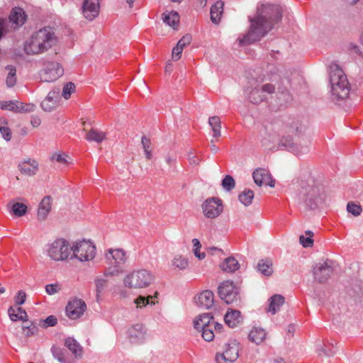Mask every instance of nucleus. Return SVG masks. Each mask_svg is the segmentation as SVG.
Listing matches in <instances>:
<instances>
[{"mask_svg":"<svg viewBox=\"0 0 363 363\" xmlns=\"http://www.w3.org/2000/svg\"><path fill=\"white\" fill-rule=\"evenodd\" d=\"M281 17V10L278 5L261 4L257 6L255 16L250 18L249 31L238 38L239 45H245L261 40Z\"/></svg>","mask_w":363,"mask_h":363,"instance_id":"f257e3e1","label":"nucleus"},{"mask_svg":"<svg viewBox=\"0 0 363 363\" xmlns=\"http://www.w3.org/2000/svg\"><path fill=\"white\" fill-rule=\"evenodd\" d=\"M57 43V38L54 32L50 28H44L35 33L24 43V50L28 55L42 54Z\"/></svg>","mask_w":363,"mask_h":363,"instance_id":"f03ea898","label":"nucleus"},{"mask_svg":"<svg viewBox=\"0 0 363 363\" xmlns=\"http://www.w3.org/2000/svg\"><path fill=\"white\" fill-rule=\"evenodd\" d=\"M298 199L310 208H315L325 203L327 195L323 186L313 179L301 182Z\"/></svg>","mask_w":363,"mask_h":363,"instance_id":"7ed1b4c3","label":"nucleus"},{"mask_svg":"<svg viewBox=\"0 0 363 363\" xmlns=\"http://www.w3.org/2000/svg\"><path fill=\"white\" fill-rule=\"evenodd\" d=\"M330 84L334 97L337 99L347 98L350 86L344 72L337 65H332L330 67Z\"/></svg>","mask_w":363,"mask_h":363,"instance_id":"20e7f679","label":"nucleus"},{"mask_svg":"<svg viewBox=\"0 0 363 363\" xmlns=\"http://www.w3.org/2000/svg\"><path fill=\"white\" fill-rule=\"evenodd\" d=\"M105 259L108 267L105 270L104 276H118L123 272V265L128 259L126 252L121 248H110L105 252Z\"/></svg>","mask_w":363,"mask_h":363,"instance_id":"39448f33","label":"nucleus"},{"mask_svg":"<svg viewBox=\"0 0 363 363\" xmlns=\"http://www.w3.org/2000/svg\"><path fill=\"white\" fill-rule=\"evenodd\" d=\"M154 281L152 274L146 269H137L126 274L123 284L129 289H144L148 287Z\"/></svg>","mask_w":363,"mask_h":363,"instance_id":"423d86ee","label":"nucleus"},{"mask_svg":"<svg viewBox=\"0 0 363 363\" xmlns=\"http://www.w3.org/2000/svg\"><path fill=\"white\" fill-rule=\"evenodd\" d=\"M48 256L52 260L60 262L71 259L72 246L65 239H57L47 246Z\"/></svg>","mask_w":363,"mask_h":363,"instance_id":"0eeeda50","label":"nucleus"},{"mask_svg":"<svg viewBox=\"0 0 363 363\" xmlns=\"http://www.w3.org/2000/svg\"><path fill=\"white\" fill-rule=\"evenodd\" d=\"M96 256V247L90 241L76 242L72 246L71 259H77L79 262H89Z\"/></svg>","mask_w":363,"mask_h":363,"instance_id":"6e6552de","label":"nucleus"},{"mask_svg":"<svg viewBox=\"0 0 363 363\" xmlns=\"http://www.w3.org/2000/svg\"><path fill=\"white\" fill-rule=\"evenodd\" d=\"M213 317L209 313L199 315L194 320V327L199 331L202 332V337L204 340L210 342L213 340L215 333L213 330Z\"/></svg>","mask_w":363,"mask_h":363,"instance_id":"1a4fd4ad","label":"nucleus"},{"mask_svg":"<svg viewBox=\"0 0 363 363\" xmlns=\"http://www.w3.org/2000/svg\"><path fill=\"white\" fill-rule=\"evenodd\" d=\"M275 88L271 84H265L255 88H247L245 91V96L252 104H259L265 100L268 95L274 92Z\"/></svg>","mask_w":363,"mask_h":363,"instance_id":"9d476101","label":"nucleus"},{"mask_svg":"<svg viewBox=\"0 0 363 363\" xmlns=\"http://www.w3.org/2000/svg\"><path fill=\"white\" fill-rule=\"evenodd\" d=\"M126 338L133 345H141L145 342L147 336V330L144 324L137 323L130 325L126 330Z\"/></svg>","mask_w":363,"mask_h":363,"instance_id":"9b49d317","label":"nucleus"},{"mask_svg":"<svg viewBox=\"0 0 363 363\" xmlns=\"http://www.w3.org/2000/svg\"><path fill=\"white\" fill-rule=\"evenodd\" d=\"M218 292L220 298L227 304L233 303L239 299V289L231 281L222 282L218 288Z\"/></svg>","mask_w":363,"mask_h":363,"instance_id":"f8f14e48","label":"nucleus"},{"mask_svg":"<svg viewBox=\"0 0 363 363\" xmlns=\"http://www.w3.org/2000/svg\"><path fill=\"white\" fill-rule=\"evenodd\" d=\"M201 208L204 216L209 219L216 218L223 211L222 201L216 197L207 199Z\"/></svg>","mask_w":363,"mask_h":363,"instance_id":"ddd939ff","label":"nucleus"},{"mask_svg":"<svg viewBox=\"0 0 363 363\" xmlns=\"http://www.w3.org/2000/svg\"><path fill=\"white\" fill-rule=\"evenodd\" d=\"M64 74L62 66L56 62H48L43 70L41 72L40 78L42 81L52 82L56 81Z\"/></svg>","mask_w":363,"mask_h":363,"instance_id":"4468645a","label":"nucleus"},{"mask_svg":"<svg viewBox=\"0 0 363 363\" xmlns=\"http://www.w3.org/2000/svg\"><path fill=\"white\" fill-rule=\"evenodd\" d=\"M333 273L331 263L329 261L320 262L317 264L313 271V277L315 281L323 283L330 277Z\"/></svg>","mask_w":363,"mask_h":363,"instance_id":"2eb2a0df","label":"nucleus"},{"mask_svg":"<svg viewBox=\"0 0 363 363\" xmlns=\"http://www.w3.org/2000/svg\"><path fill=\"white\" fill-rule=\"evenodd\" d=\"M86 305L84 301L79 298L70 301L66 306L67 315L72 320L79 318L85 311Z\"/></svg>","mask_w":363,"mask_h":363,"instance_id":"dca6fc26","label":"nucleus"},{"mask_svg":"<svg viewBox=\"0 0 363 363\" xmlns=\"http://www.w3.org/2000/svg\"><path fill=\"white\" fill-rule=\"evenodd\" d=\"M252 177L255 183L259 186L262 185H267L271 187L274 186V181L272 179L269 172L265 169H257L254 171Z\"/></svg>","mask_w":363,"mask_h":363,"instance_id":"f3484780","label":"nucleus"},{"mask_svg":"<svg viewBox=\"0 0 363 363\" xmlns=\"http://www.w3.org/2000/svg\"><path fill=\"white\" fill-rule=\"evenodd\" d=\"M60 88H56L48 93L41 103V107L45 111L50 112L56 108L60 99Z\"/></svg>","mask_w":363,"mask_h":363,"instance_id":"a211bd4d","label":"nucleus"},{"mask_svg":"<svg viewBox=\"0 0 363 363\" xmlns=\"http://www.w3.org/2000/svg\"><path fill=\"white\" fill-rule=\"evenodd\" d=\"M99 0H84L82 6V12L88 20H93L99 13Z\"/></svg>","mask_w":363,"mask_h":363,"instance_id":"6ab92c4d","label":"nucleus"},{"mask_svg":"<svg viewBox=\"0 0 363 363\" xmlns=\"http://www.w3.org/2000/svg\"><path fill=\"white\" fill-rule=\"evenodd\" d=\"M281 144L288 148L294 154L301 155L307 153L309 151V141H307L305 145L294 144L291 138H284L280 140Z\"/></svg>","mask_w":363,"mask_h":363,"instance_id":"aec40b11","label":"nucleus"},{"mask_svg":"<svg viewBox=\"0 0 363 363\" xmlns=\"http://www.w3.org/2000/svg\"><path fill=\"white\" fill-rule=\"evenodd\" d=\"M197 306L202 308L209 309L214 303V295L210 290H205L194 298Z\"/></svg>","mask_w":363,"mask_h":363,"instance_id":"412c9836","label":"nucleus"},{"mask_svg":"<svg viewBox=\"0 0 363 363\" xmlns=\"http://www.w3.org/2000/svg\"><path fill=\"white\" fill-rule=\"evenodd\" d=\"M224 320L228 327L233 328L240 325L242 323L243 318L239 311L228 308L224 316Z\"/></svg>","mask_w":363,"mask_h":363,"instance_id":"4be33fe9","label":"nucleus"},{"mask_svg":"<svg viewBox=\"0 0 363 363\" xmlns=\"http://www.w3.org/2000/svg\"><path fill=\"white\" fill-rule=\"evenodd\" d=\"M19 169L21 173L27 176L35 175L38 170V163L35 160H26L21 162L19 165Z\"/></svg>","mask_w":363,"mask_h":363,"instance_id":"5701e85b","label":"nucleus"},{"mask_svg":"<svg viewBox=\"0 0 363 363\" xmlns=\"http://www.w3.org/2000/svg\"><path fill=\"white\" fill-rule=\"evenodd\" d=\"M9 20L13 24L19 27L23 26L26 22V15L22 9L16 7L11 11Z\"/></svg>","mask_w":363,"mask_h":363,"instance_id":"b1692460","label":"nucleus"},{"mask_svg":"<svg viewBox=\"0 0 363 363\" xmlns=\"http://www.w3.org/2000/svg\"><path fill=\"white\" fill-rule=\"evenodd\" d=\"M65 345L72 352L76 358H81L82 357L83 348L74 338L71 337L66 338Z\"/></svg>","mask_w":363,"mask_h":363,"instance_id":"393cba45","label":"nucleus"},{"mask_svg":"<svg viewBox=\"0 0 363 363\" xmlns=\"http://www.w3.org/2000/svg\"><path fill=\"white\" fill-rule=\"evenodd\" d=\"M8 315L13 322L18 320L26 321L28 320L27 313L21 307H9L8 309Z\"/></svg>","mask_w":363,"mask_h":363,"instance_id":"a878e982","label":"nucleus"},{"mask_svg":"<svg viewBox=\"0 0 363 363\" xmlns=\"http://www.w3.org/2000/svg\"><path fill=\"white\" fill-rule=\"evenodd\" d=\"M51 210V199L50 196L45 197L39 204L38 218L39 220H45Z\"/></svg>","mask_w":363,"mask_h":363,"instance_id":"bb28decb","label":"nucleus"},{"mask_svg":"<svg viewBox=\"0 0 363 363\" xmlns=\"http://www.w3.org/2000/svg\"><path fill=\"white\" fill-rule=\"evenodd\" d=\"M224 3L222 1H217L211 8V20L217 24L220 22L223 12Z\"/></svg>","mask_w":363,"mask_h":363,"instance_id":"cd10ccee","label":"nucleus"},{"mask_svg":"<svg viewBox=\"0 0 363 363\" xmlns=\"http://www.w3.org/2000/svg\"><path fill=\"white\" fill-rule=\"evenodd\" d=\"M221 269L225 272L233 273L238 270L240 264L235 258L229 257L220 264Z\"/></svg>","mask_w":363,"mask_h":363,"instance_id":"c85d7f7f","label":"nucleus"},{"mask_svg":"<svg viewBox=\"0 0 363 363\" xmlns=\"http://www.w3.org/2000/svg\"><path fill=\"white\" fill-rule=\"evenodd\" d=\"M238 343L234 340L225 345L223 353L227 355L229 359L235 362L238 358Z\"/></svg>","mask_w":363,"mask_h":363,"instance_id":"c756f323","label":"nucleus"},{"mask_svg":"<svg viewBox=\"0 0 363 363\" xmlns=\"http://www.w3.org/2000/svg\"><path fill=\"white\" fill-rule=\"evenodd\" d=\"M284 303V298L281 295L276 294L272 296L269 299V306L268 312L272 314H275Z\"/></svg>","mask_w":363,"mask_h":363,"instance_id":"7c9ffc66","label":"nucleus"},{"mask_svg":"<svg viewBox=\"0 0 363 363\" xmlns=\"http://www.w3.org/2000/svg\"><path fill=\"white\" fill-rule=\"evenodd\" d=\"M266 337V333L264 329L254 327L249 333L250 340L257 345L262 342Z\"/></svg>","mask_w":363,"mask_h":363,"instance_id":"2f4dec72","label":"nucleus"},{"mask_svg":"<svg viewBox=\"0 0 363 363\" xmlns=\"http://www.w3.org/2000/svg\"><path fill=\"white\" fill-rule=\"evenodd\" d=\"M208 124L211 128L213 137L218 138L221 135V122L218 116H211L208 118Z\"/></svg>","mask_w":363,"mask_h":363,"instance_id":"473e14b6","label":"nucleus"},{"mask_svg":"<svg viewBox=\"0 0 363 363\" xmlns=\"http://www.w3.org/2000/svg\"><path fill=\"white\" fill-rule=\"evenodd\" d=\"M162 16L163 21L172 28H174L179 21V16L175 11L165 12Z\"/></svg>","mask_w":363,"mask_h":363,"instance_id":"72a5a7b5","label":"nucleus"},{"mask_svg":"<svg viewBox=\"0 0 363 363\" xmlns=\"http://www.w3.org/2000/svg\"><path fill=\"white\" fill-rule=\"evenodd\" d=\"M52 356L60 363H68L67 362V352L63 349L56 346H53L51 348Z\"/></svg>","mask_w":363,"mask_h":363,"instance_id":"f704fd0d","label":"nucleus"},{"mask_svg":"<svg viewBox=\"0 0 363 363\" xmlns=\"http://www.w3.org/2000/svg\"><path fill=\"white\" fill-rule=\"evenodd\" d=\"M257 269L262 274L270 276L273 273L272 262L269 259H262L258 263Z\"/></svg>","mask_w":363,"mask_h":363,"instance_id":"c9c22d12","label":"nucleus"},{"mask_svg":"<svg viewBox=\"0 0 363 363\" xmlns=\"http://www.w3.org/2000/svg\"><path fill=\"white\" fill-rule=\"evenodd\" d=\"M106 138L105 133L98 130L96 129L90 130L86 135V139L89 141H94L96 143L102 142Z\"/></svg>","mask_w":363,"mask_h":363,"instance_id":"e433bc0d","label":"nucleus"},{"mask_svg":"<svg viewBox=\"0 0 363 363\" xmlns=\"http://www.w3.org/2000/svg\"><path fill=\"white\" fill-rule=\"evenodd\" d=\"M172 266L178 270H184L189 266V261L181 255L175 256L172 260Z\"/></svg>","mask_w":363,"mask_h":363,"instance_id":"4c0bfd02","label":"nucleus"},{"mask_svg":"<svg viewBox=\"0 0 363 363\" xmlns=\"http://www.w3.org/2000/svg\"><path fill=\"white\" fill-rule=\"evenodd\" d=\"M289 133H291L295 134L296 135H303L305 134L307 131L308 126L306 124H303L302 123H300L298 121L293 123L289 128H288Z\"/></svg>","mask_w":363,"mask_h":363,"instance_id":"58836bf2","label":"nucleus"},{"mask_svg":"<svg viewBox=\"0 0 363 363\" xmlns=\"http://www.w3.org/2000/svg\"><path fill=\"white\" fill-rule=\"evenodd\" d=\"M8 71V74L6 79V83L8 87L13 86L16 83V69L13 65H8L6 67Z\"/></svg>","mask_w":363,"mask_h":363,"instance_id":"ea45409f","label":"nucleus"},{"mask_svg":"<svg viewBox=\"0 0 363 363\" xmlns=\"http://www.w3.org/2000/svg\"><path fill=\"white\" fill-rule=\"evenodd\" d=\"M152 296H148L147 297L139 296L136 299L134 300V303L136 306V308L142 309L149 304L155 305V302L152 301Z\"/></svg>","mask_w":363,"mask_h":363,"instance_id":"a19ab883","label":"nucleus"},{"mask_svg":"<svg viewBox=\"0 0 363 363\" xmlns=\"http://www.w3.org/2000/svg\"><path fill=\"white\" fill-rule=\"evenodd\" d=\"M239 201L245 206H250L254 198V192L250 189H245L238 196Z\"/></svg>","mask_w":363,"mask_h":363,"instance_id":"79ce46f5","label":"nucleus"},{"mask_svg":"<svg viewBox=\"0 0 363 363\" xmlns=\"http://www.w3.org/2000/svg\"><path fill=\"white\" fill-rule=\"evenodd\" d=\"M0 108L18 112V110H20L21 107L18 106V101H0Z\"/></svg>","mask_w":363,"mask_h":363,"instance_id":"37998d69","label":"nucleus"},{"mask_svg":"<svg viewBox=\"0 0 363 363\" xmlns=\"http://www.w3.org/2000/svg\"><path fill=\"white\" fill-rule=\"evenodd\" d=\"M0 133L6 141L11 139V130L7 125L6 120L4 118H0Z\"/></svg>","mask_w":363,"mask_h":363,"instance_id":"c03bdc74","label":"nucleus"},{"mask_svg":"<svg viewBox=\"0 0 363 363\" xmlns=\"http://www.w3.org/2000/svg\"><path fill=\"white\" fill-rule=\"evenodd\" d=\"M76 90L75 84L73 82H67L66 83L62 91V96L65 99H69L71 94L74 93Z\"/></svg>","mask_w":363,"mask_h":363,"instance_id":"a18cd8bd","label":"nucleus"},{"mask_svg":"<svg viewBox=\"0 0 363 363\" xmlns=\"http://www.w3.org/2000/svg\"><path fill=\"white\" fill-rule=\"evenodd\" d=\"M12 213L16 216H22L27 211V206L21 203H16L11 207Z\"/></svg>","mask_w":363,"mask_h":363,"instance_id":"49530a36","label":"nucleus"},{"mask_svg":"<svg viewBox=\"0 0 363 363\" xmlns=\"http://www.w3.org/2000/svg\"><path fill=\"white\" fill-rule=\"evenodd\" d=\"M267 131L269 133V137L272 141H275L277 136H280L282 134L281 130L277 128L276 124H271L267 128Z\"/></svg>","mask_w":363,"mask_h":363,"instance_id":"de8ad7c7","label":"nucleus"},{"mask_svg":"<svg viewBox=\"0 0 363 363\" xmlns=\"http://www.w3.org/2000/svg\"><path fill=\"white\" fill-rule=\"evenodd\" d=\"M222 186L225 190L230 191L235 187L234 179L230 175H226L222 181Z\"/></svg>","mask_w":363,"mask_h":363,"instance_id":"09e8293b","label":"nucleus"},{"mask_svg":"<svg viewBox=\"0 0 363 363\" xmlns=\"http://www.w3.org/2000/svg\"><path fill=\"white\" fill-rule=\"evenodd\" d=\"M347 210L353 216H357L360 215L362 212V207L360 205L355 204L352 202H349L347 206Z\"/></svg>","mask_w":363,"mask_h":363,"instance_id":"8fccbe9b","label":"nucleus"},{"mask_svg":"<svg viewBox=\"0 0 363 363\" xmlns=\"http://www.w3.org/2000/svg\"><path fill=\"white\" fill-rule=\"evenodd\" d=\"M107 279L104 277H97L95 279L96 289L98 294L104 291L107 286Z\"/></svg>","mask_w":363,"mask_h":363,"instance_id":"3c124183","label":"nucleus"},{"mask_svg":"<svg viewBox=\"0 0 363 363\" xmlns=\"http://www.w3.org/2000/svg\"><path fill=\"white\" fill-rule=\"evenodd\" d=\"M60 286L58 284H50L45 286V291L48 295H54L58 293Z\"/></svg>","mask_w":363,"mask_h":363,"instance_id":"603ef678","label":"nucleus"},{"mask_svg":"<svg viewBox=\"0 0 363 363\" xmlns=\"http://www.w3.org/2000/svg\"><path fill=\"white\" fill-rule=\"evenodd\" d=\"M192 40V37L189 34L184 35L177 43V45L182 47L183 49L186 45H189Z\"/></svg>","mask_w":363,"mask_h":363,"instance_id":"864d4df0","label":"nucleus"},{"mask_svg":"<svg viewBox=\"0 0 363 363\" xmlns=\"http://www.w3.org/2000/svg\"><path fill=\"white\" fill-rule=\"evenodd\" d=\"M18 106L21 107V108L20 110H18V113L32 112L35 110V108L34 104H29L25 105L21 102H18Z\"/></svg>","mask_w":363,"mask_h":363,"instance_id":"5fc2aeb1","label":"nucleus"},{"mask_svg":"<svg viewBox=\"0 0 363 363\" xmlns=\"http://www.w3.org/2000/svg\"><path fill=\"white\" fill-rule=\"evenodd\" d=\"M216 363H233L234 361H231V359H229L228 357H227V355H225L224 353H217L216 356Z\"/></svg>","mask_w":363,"mask_h":363,"instance_id":"6e6d98bb","label":"nucleus"},{"mask_svg":"<svg viewBox=\"0 0 363 363\" xmlns=\"http://www.w3.org/2000/svg\"><path fill=\"white\" fill-rule=\"evenodd\" d=\"M183 50L184 49L182 47H180L179 45H178L177 44L176 47H174L172 49V56L173 60L177 61L178 60L180 59Z\"/></svg>","mask_w":363,"mask_h":363,"instance_id":"4d7b16f0","label":"nucleus"},{"mask_svg":"<svg viewBox=\"0 0 363 363\" xmlns=\"http://www.w3.org/2000/svg\"><path fill=\"white\" fill-rule=\"evenodd\" d=\"M26 298V294L25 291L21 290L18 291L17 296L15 297V303L16 305H22L25 303Z\"/></svg>","mask_w":363,"mask_h":363,"instance_id":"13d9d810","label":"nucleus"},{"mask_svg":"<svg viewBox=\"0 0 363 363\" xmlns=\"http://www.w3.org/2000/svg\"><path fill=\"white\" fill-rule=\"evenodd\" d=\"M299 241L304 247H311L313 244V240L311 238H305L303 235L299 237Z\"/></svg>","mask_w":363,"mask_h":363,"instance_id":"bf43d9fd","label":"nucleus"},{"mask_svg":"<svg viewBox=\"0 0 363 363\" xmlns=\"http://www.w3.org/2000/svg\"><path fill=\"white\" fill-rule=\"evenodd\" d=\"M67 155H66L56 153L52 155V159L55 160L60 163L66 164L67 162Z\"/></svg>","mask_w":363,"mask_h":363,"instance_id":"052dcab7","label":"nucleus"},{"mask_svg":"<svg viewBox=\"0 0 363 363\" xmlns=\"http://www.w3.org/2000/svg\"><path fill=\"white\" fill-rule=\"evenodd\" d=\"M57 322V318L54 315H50L44 320V325L45 327L54 326Z\"/></svg>","mask_w":363,"mask_h":363,"instance_id":"680f3d73","label":"nucleus"},{"mask_svg":"<svg viewBox=\"0 0 363 363\" xmlns=\"http://www.w3.org/2000/svg\"><path fill=\"white\" fill-rule=\"evenodd\" d=\"M23 330L26 331V335L30 336L35 333L37 328L33 323H30V325L23 326Z\"/></svg>","mask_w":363,"mask_h":363,"instance_id":"e2e57ef3","label":"nucleus"},{"mask_svg":"<svg viewBox=\"0 0 363 363\" xmlns=\"http://www.w3.org/2000/svg\"><path fill=\"white\" fill-rule=\"evenodd\" d=\"M188 160L191 164L197 165L199 163V160L194 155L193 152L189 153Z\"/></svg>","mask_w":363,"mask_h":363,"instance_id":"0e129e2a","label":"nucleus"},{"mask_svg":"<svg viewBox=\"0 0 363 363\" xmlns=\"http://www.w3.org/2000/svg\"><path fill=\"white\" fill-rule=\"evenodd\" d=\"M142 145H143V147L144 149V151L145 150H150V141L149 139H147V138L145 137H143L142 138Z\"/></svg>","mask_w":363,"mask_h":363,"instance_id":"69168bd1","label":"nucleus"},{"mask_svg":"<svg viewBox=\"0 0 363 363\" xmlns=\"http://www.w3.org/2000/svg\"><path fill=\"white\" fill-rule=\"evenodd\" d=\"M212 325H213V330L218 333H220L221 332V329L223 328V325L220 324V323H218L217 322H216L213 319V321H212Z\"/></svg>","mask_w":363,"mask_h":363,"instance_id":"338daca9","label":"nucleus"},{"mask_svg":"<svg viewBox=\"0 0 363 363\" xmlns=\"http://www.w3.org/2000/svg\"><path fill=\"white\" fill-rule=\"evenodd\" d=\"M208 250L213 255H214L216 254L222 255L223 253V250L221 249L216 247H211L208 249Z\"/></svg>","mask_w":363,"mask_h":363,"instance_id":"774afa93","label":"nucleus"}]
</instances>
